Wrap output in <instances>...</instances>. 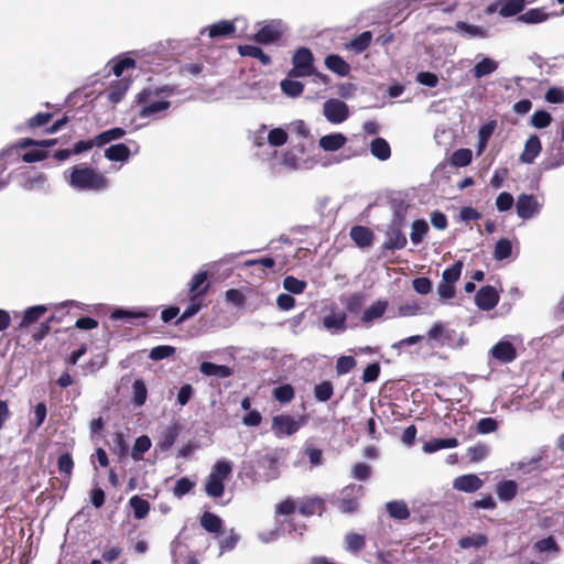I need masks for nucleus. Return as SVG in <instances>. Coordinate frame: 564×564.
<instances>
[{
  "label": "nucleus",
  "mask_w": 564,
  "mask_h": 564,
  "mask_svg": "<svg viewBox=\"0 0 564 564\" xmlns=\"http://www.w3.org/2000/svg\"><path fill=\"white\" fill-rule=\"evenodd\" d=\"M202 308V299L197 296V294H194L189 299V304L187 305L186 310L183 312L181 317L176 321V324H180L194 315H196Z\"/></svg>",
  "instance_id": "nucleus-44"
},
{
  "label": "nucleus",
  "mask_w": 564,
  "mask_h": 564,
  "mask_svg": "<svg viewBox=\"0 0 564 564\" xmlns=\"http://www.w3.org/2000/svg\"><path fill=\"white\" fill-rule=\"evenodd\" d=\"M239 541V535L231 529L225 538L219 541L220 552L223 555L225 552L232 550Z\"/></svg>",
  "instance_id": "nucleus-55"
},
{
  "label": "nucleus",
  "mask_w": 564,
  "mask_h": 564,
  "mask_svg": "<svg viewBox=\"0 0 564 564\" xmlns=\"http://www.w3.org/2000/svg\"><path fill=\"white\" fill-rule=\"evenodd\" d=\"M552 121L551 115L545 110H536L531 118V122L535 128H546Z\"/></svg>",
  "instance_id": "nucleus-57"
},
{
  "label": "nucleus",
  "mask_w": 564,
  "mask_h": 564,
  "mask_svg": "<svg viewBox=\"0 0 564 564\" xmlns=\"http://www.w3.org/2000/svg\"><path fill=\"white\" fill-rule=\"evenodd\" d=\"M334 393V387L330 381H323L319 384L315 386L314 395L316 400L321 402L328 401Z\"/></svg>",
  "instance_id": "nucleus-50"
},
{
  "label": "nucleus",
  "mask_w": 564,
  "mask_h": 564,
  "mask_svg": "<svg viewBox=\"0 0 564 564\" xmlns=\"http://www.w3.org/2000/svg\"><path fill=\"white\" fill-rule=\"evenodd\" d=\"M47 307L45 305H35L25 310L20 326H29L36 322L45 312Z\"/></svg>",
  "instance_id": "nucleus-41"
},
{
  "label": "nucleus",
  "mask_w": 564,
  "mask_h": 564,
  "mask_svg": "<svg viewBox=\"0 0 564 564\" xmlns=\"http://www.w3.org/2000/svg\"><path fill=\"white\" fill-rule=\"evenodd\" d=\"M129 505L133 511L134 518L138 520L144 519L150 511V503L139 496L131 497Z\"/></svg>",
  "instance_id": "nucleus-33"
},
{
  "label": "nucleus",
  "mask_w": 564,
  "mask_h": 564,
  "mask_svg": "<svg viewBox=\"0 0 564 564\" xmlns=\"http://www.w3.org/2000/svg\"><path fill=\"white\" fill-rule=\"evenodd\" d=\"M292 64L289 77H307L314 74V56L307 47H300L294 52Z\"/></svg>",
  "instance_id": "nucleus-5"
},
{
  "label": "nucleus",
  "mask_w": 564,
  "mask_h": 564,
  "mask_svg": "<svg viewBox=\"0 0 564 564\" xmlns=\"http://www.w3.org/2000/svg\"><path fill=\"white\" fill-rule=\"evenodd\" d=\"M498 63L489 57H484L480 62L476 63L471 69L475 78L479 79L491 73L496 72Z\"/></svg>",
  "instance_id": "nucleus-28"
},
{
  "label": "nucleus",
  "mask_w": 564,
  "mask_h": 564,
  "mask_svg": "<svg viewBox=\"0 0 564 564\" xmlns=\"http://www.w3.org/2000/svg\"><path fill=\"white\" fill-rule=\"evenodd\" d=\"M346 313L332 310L323 317V326L332 334L344 332L346 329Z\"/></svg>",
  "instance_id": "nucleus-14"
},
{
  "label": "nucleus",
  "mask_w": 564,
  "mask_h": 564,
  "mask_svg": "<svg viewBox=\"0 0 564 564\" xmlns=\"http://www.w3.org/2000/svg\"><path fill=\"white\" fill-rule=\"evenodd\" d=\"M518 491V485L513 480H505L498 484L497 495L501 501L512 500Z\"/></svg>",
  "instance_id": "nucleus-32"
},
{
  "label": "nucleus",
  "mask_w": 564,
  "mask_h": 564,
  "mask_svg": "<svg viewBox=\"0 0 564 564\" xmlns=\"http://www.w3.org/2000/svg\"><path fill=\"white\" fill-rule=\"evenodd\" d=\"M388 308V301L378 300L373 302L368 308L365 310L361 322L371 323L378 318H380Z\"/></svg>",
  "instance_id": "nucleus-23"
},
{
  "label": "nucleus",
  "mask_w": 564,
  "mask_h": 564,
  "mask_svg": "<svg viewBox=\"0 0 564 564\" xmlns=\"http://www.w3.org/2000/svg\"><path fill=\"white\" fill-rule=\"evenodd\" d=\"M484 481L475 474L463 475L454 479L453 488L463 492H475L480 489Z\"/></svg>",
  "instance_id": "nucleus-15"
},
{
  "label": "nucleus",
  "mask_w": 564,
  "mask_h": 564,
  "mask_svg": "<svg viewBox=\"0 0 564 564\" xmlns=\"http://www.w3.org/2000/svg\"><path fill=\"white\" fill-rule=\"evenodd\" d=\"M93 143H76L72 150L55 151L53 158L59 162L67 160L72 154H78L83 151L90 149Z\"/></svg>",
  "instance_id": "nucleus-49"
},
{
  "label": "nucleus",
  "mask_w": 564,
  "mask_h": 564,
  "mask_svg": "<svg viewBox=\"0 0 564 564\" xmlns=\"http://www.w3.org/2000/svg\"><path fill=\"white\" fill-rule=\"evenodd\" d=\"M541 150V143H525L524 151L521 154V161L532 163Z\"/></svg>",
  "instance_id": "nucleus-58"
},
{
  "label": "nucleus",
  "mask_w": 564,
  "mask_h": 564,
  "mask_svg": "<svg viewBox=\"0 0 564 564\" xmlns=\"http://www.w3.org/2000/svg\"><path fill=\"white\" fill-rule=\"evenodd\" d=\"M369 145L372 155L379 160L384 161L390 158L391 150L389 143H369Z\"/></svg>",
  "instance_id": "nucleus-60"
},
{
  "label": "nucleus",
  "mask_w": 564,
  "mask_h": 564,
  "mask_svg": "<svg viewBox=\"0 0 564 564\" xmlns=\"http://www.w3.org/2000/svg\"><path fill=\"white\" fill-rule=\"evenodd\" d=\"M199 371L207 377L228 378L232 375V370L225 365H216L204 361L199 367Z\"/></svg>",
  "instance_id": "nucleus-22"
},
{
  "label": "nucleus",
  "mask_w": 564,
  "mask_h": 564,
  "mask_svg": "<svg viewBox=\"0 0 564 564\" xmlns=\"http://www.w3.org/2000/svg\"><path fill=\"white\" fill-rule=\"evenodd\" d=\"M350 237L356 242V245L364 248L371 245L373 235L368 228L356 226L351 228Z\"/></svg>",
  "instance_id": "nucleus-29"
},
{
  "label": "nucleus",
  "mask_w": 564,
  "mask_h": 564,
  "mask_svg": "<svg viewBox=\"0 0 564 564\" xmlns=\"http://www.w3.org/2000/svg\"><path fill=\"white\" fill-rule=\"evenodd\" d=\"M458 445V441L455 437L448 438H435L431 440L423 445L424 453H434L443 448H454Z\"/></svg>",
  "instance_id": "nucleus-27"
},
{
  "label": "nucleus",
  "mask_w": 564,
  "mask_h": 564,
  "mask_svg": "<svg viewBox=\"0 0 564 564\" xmlns=\"http://www.w3.org/2000/svg\"><path fill=\"white\" fill-rule=\"evenodd\" d=\"M324 64L328 70L341 77L348 76L351 70L350 65L338 54L327 55Z\"/></svg>",
  "instance_id": "nucleus-18"
},
{
  "label": "nucleus",
  "mask_w": 564,
  "mask_h": 564,
  "mask_svg": "<svg viewBox=\"0 0 564 564\" xmlns=\"http://www.w3.org/2000/svg\"><path fill=\"white\" fill-rule=\"evenodd\" d=\"M356 366V360L352 356H341L336 364V371L339 376L348 373Z\"/></svg>",
  "instance_id": "nucleus-59"
},
{
  "label": "nucleus",
  "mask_w": 564,
  "mask_h": 564,
  "mask_svg": "<svg viewBox=\"0 0 564 564\" xmlns=\"http://www.w3.org/2000/svg\"><path fill=\"white\" fill-rule=\"evenodd\" d=\"M346 143H256L254 154L273 170L312 169L352 156Z\"/></svg>",
  "instance_id": "nucleus-1"
},
{
  "label": "nucleus",
  "mask_w": 564,
  "mask_h": 564,
  "mask_svg": "<svg viewBox=\"0 0 564 564\" xmlns=\"http://www.w3.org/2000/svg\"><path fill=\"white\" fill-rule=\"evenodd\" d=\"M496 207L500 213L508 212L514 204L513 196L508 192L500 193L496 198Z\"/></svg>",
  "instance_id": "nucleus-56"
},
{
  "label": "nucleus",
  "mask_w": 564,
  "mask_h": 564,
  "mask_svg": "<svg viewBox=\"0 0 564 564\" xmlns=\"http://www.w3.org/2000/svg\"><path fill=\"white\" fill-rule=\"evenodd\" d=\"M542 204L534 195L521 194L516 200V210L519 218L529 220L539 215Z\"/></svg>",
  "instance_id": "nucleus-9"
},
{
  "label": "nucleus",
  "mask_w": 564,
  "mask_h": 564,
  "mask_svg": "<svg viewBox=\"0 0 564 564\" xmlns=\"http://www.w3.org/2000/svg\"><path fill=\"white\" fill-rule=\"evenodd\" d=\"M133 390V402L135 405L141 406L147 400V387L141 379H137L132 386Z\"/></svg>",
  "instance_id": "nucleus-53"
},
{
  "label": "nucleus",
  "mask_w": 564,
  "mask_h": 564,
  "mask_svg": "<svg viewBox=\"0 0 564 564\" xmlns=\"http://www.w3.org/2000/svg\"><path fill=\"white\" fill-rule=\"evenodd\" d=\"M427 231H429V225L424 219H417V220L413 221V224L411 226V235H410L411 241L414 245L421 243Z\"/></svg>",
  "instance_id": "nucleus-42"
},
{
  "label": "nucleus",
  "mask_w": 564,
  "mask_h": 564,
  "mask_svg": "<svg viewBox=\"0 0 564 564\" xmlns=\"http://www.w3.org/2000/svg\"><path fill=\"white\" fill-rule=\"evenodd\" d=\"M499 14L505 18L513 17L520 13L525 4V0H501Z\"/></svg>",
  "instance_id": "nucleus-30"
},
{
  "label": "nucleus",
  "mask_w": 564,
  "mask_h": 564,
  "mask_svg": "<svg viewBox=\"0 0 564 564\" xmlns=\"http://www.w3.org/2000/svg\"><path fill=\"white\" fill-rule=\"evenodd\" d=\"M174 351H175V348L172 346H166V345L158 346V347H154L153 349H151L149 357L152 360H161V359L172 356L174 354Z\"/></svg>",
  "instance_id": "nucleus-63"
},
{
  "label": "nucleus",
  "mask_w": 564,
  "mask_h": 564,
  "mask_svg": "<svg viewBox=\"0 0 564 564\" xmlns=\"http://www.w3.org/2000/svg\"><path fill=\"white\" fill-rule=\"evenodd\" d=\"M281 90L289 97L295 98L302 95L304 85L301 82L283 79L280 84Z\"/></svg>",
  "instance_id": "nucleus-43"
},
{
  "label": "nucleus",
  "mask_w": 564,
  "mask_h": 564,
  "mask_svg": "<svg viewBox=\"0 0 564 564\" xmlns=\"http://www.w3.org/2000/svg\"><path fill=\"white\" fill-rule=\"evenodd\" d=\"M193 487H194V482L191 481L188 478L183 477L176 481V484L173 488V494L175 497L181 498L184 495L188 494Z\"/></svg>",
  "instance_id": "nucleus-62"
},
{
  "label": "nucleus",
  "mask_w": 564,
  "mask_h": 564,
  "mask_svg": "<svg viewBox=\"0 0 564 564\" xmlns=\"http://www.w3.org/2000/svg\"><path fill=\"white\" fill-rule=\"evenodd\" d=\"M323 113L328 121L333 123H340L348 118L349 109L344 101L330 98L324 102Z\"/></svg>",
  "instance_id": "nucleus-10"
},
{
  "label": "nucleus",
  "mask_w": 564,
  "mask_h": 564,
  "mask_svg": "<svg viewBox=\"0 0 564 564\" xmlns=\"http://www.w3.org/2000/svg\"><path fill=\"white\" fill-rule=\"evenodd\" d=\"M372 33L370 31H364L349 43L346 44V48L352 51L355 54H361L365 52L371 44Z\"/></svg>",
  "instance_id": "nucleus-24"
},
{
  "label": "nucleus",
  "mask_w": 564,
  "mask_h": 564,
  "mask_svg": "<svg viewBox=\"0 0 564 564\" xmlns=\"http://www.w3.org/2000/svg\"><path fill=\"white\" fill-rule=\"evenodd\" d=\"M232 471V463L228 459H218L205 482V492L212 498H219L225 491V481L229 479Z\"/></svg>",
  "instance_id": "nucleus-2"
},
{
  "label": "nucleus",
  "mask_w": 564,
  "mask_h": 564,
  "mask_svg": "<svg viewBox=\"0 0 564 564\" xmlns=\"http://www.w3.org/2000/svg\"><path fill=\"white\" fill-rule=\"evenodd\" d=\"M282 32L273 24L262 26L252 37L259 44H271L279 41Z\"/></svg>",
  "instance_id": "nucleus-19"
},
{
  "label": "nucleus",
  "mask_w": 564,
  "mask_h": 564,
  "mask_svg": "<svg viewBox=\"0 0 564 564\" xmlns=\"http://www.w3.org/2000/svg\"><path fill=\"white\" fill-rule=\"evenodd\" d=\"M69 184L80 191H100L107 187L108 181L93 169L76 166L70 172Z\"/></svg>",
  "instance_id": "nucleus-3"
},
{
  "label": "nucleus",
  "mask_w": 564,
  "mask_h": 564,
  "mask_svg": "<svg viewBox=\"0 0 564 564\" xmlns=\"http://www.w3.org/2000/svg\"><path fill=\"white\" fill-rule=\"evenodd\" d=\"M532 550L544 558H547L551 555H555L558 552L557 544L553 536L538 541L534 543Z\"/></svg>",
  "instance_id": "nucleus-26"
},
{
  "label": "nucleus",
  "mask_w": 564,
  "mask_h": 564,
  "mask_svg": "<svg viewBox=\"0 0 564 564\" xmlns=\"http://www.w3.org/2000/svg\"><path fill=\"white\" fill-rule=\"evenodd\" d=\"M364 495V488L360 485H350L343 489L340 498L336 501L337 509L343 513H351L358 508V500Z\"/></svg>",
  "instance_id": "nucleus-8"
},
{
  "label": "nucleus",
  "mask_w": 564,
  "mask_h": 564,
  "mask_svg": "<svg viewBox=\"0 0 564 564\" xmlns=\"http://www.w3.org/2000/svg\"><path fill=\"white\" fill-rule=\"evenodd\" d=\"M512 243L509 239L502 238L497 241L494 250V258L498 261L505 260L511 256Z\"/></svg>",
  "instance_id": "nucleus-45"
},
{
  "label": "nucleus",
  "mask_w": 564,
  "mask_h": 564,
  "mask_svg": "<svg viewBox=\"0 0 564 564\" xmlns=\"http://www.w3.org/2000/svg\"><path fill=\"white\" fill-rule=\"evenodd\" d=\"M130 84L131 80L126 78L113 82L108 89V99L112 104H118L121 101L128 91Z\"/></svg>",
  "instance_id": "nucleus-25"
},
{
  "label": "nucleus",
  "mask_w": 564,
  "mask_h": 564,
  "mask_svg": "<svg viewBox=\"0 0 564 564\" xmlns=\"http://www.w3.org/2000/svg\"><path fill=\"white\" fill-rule=\"evenodd\" d=\"M207 289H208L207 273L206 272L196 273L189 282V292L193 295L197 294V296H199V295L206 293Z\"/></svg>",
  "instance_id": "nucleus-38"
},
{
  "label": "nucleus",
  "mask_w": 564,
  "mask_h": 564,
  "mask_svg": "<svg viewBox=\"0 0 564 564\" xmlns=\"http://www.w3.org/2000/svg\"><path fill=\"white\" fill-rule=\"evenodd\" d=\"M307 283L292 275H288L283 280V288L292 294H301L306 289Z\"/></svg>",
  "instance_id": "nucleus-48"
},
{
  "label": "nucleus",
  "mask_w": 564,
  "mask_h": 564,
  "mask_svg": "<svg viewBox=\"0 0 564 564\" xmlns=\"http://www.w3.org/2000/svg\"><path fill=\"white\" fill-rule=\"evenodd\" d=\"M299 511L303 516L321 514L323 511V501L319 498H310L299 503Z\"/></svg>",
  "instance_id": "nucleus-34"
},
{
  "label": "nucleus",
  "mask_w": 564,
  "mask_h": 564,
  "mask_svg": "<svg viewBox=\"0 0 564 564\" xmlns=\"http://www.w3.org/2000/svg\"><path fill=\"white\" fill-rule=\"evenodd\" d=\"M488 542L487 536L481 533H475L473 535L463 536L458 541V545L462 549H478L486 545Z\"/></svg>",
  "instance_id": "nucleus-39"
},
{
  "label": "nucleus",
  "mask_w": 564,
  "mask_h": 564,
  "mask_svg": "<svg viewBox=\"0 0 564 564\" xmlns=\"http://www.w3.org/2000/svg\"><path fill=\"white\" fill-rule=\"evenodd\" d=\"M498 423L492 417H484L477 423V432L480 434L492 433L497 430Z\"/></svg>",
  "instance_id": "nucleus-64"
},
{
  "label": "nucleus",
  "mask_w": 564,
  "mask_h": 564,
  "mask_svg": "<svg viewBox=\"0 0 564 564\" xmlns=\"http://www.w3.org/2000/svg\"><path fill=\"white\" fill-rule=\"evenodd\" d=\"M499 301V294L494 286H482L475 296L476 305L482 311L492 310Z\"/></svg>",
  "instance_id": "nucleus-12"
},
{
  "label": "nucleus",
  "mask_w": 564,
  "mask_h": 564,
  "mask_svg": "<svg viewBox=\"0 0 564 564\" xmlns=\"http://www.w3.org/2000/svg\"><path fill=\"white\" fill-rule=\"evenodd\" d=\"M551 14L544 12L542 8L530 9L518 17V21L527 24H536L544 22Z\"/></svg>",
  "instance_id": "nucleus-31"
},
{
  "label": "nucleus",
  "mask_w": 564,
  "mask_h": 564,
  "mask_svg": "<svg viewBox=\"0 0 564 564\" xmlns=\"http://www.w3.org/2000/svg\"><path fill=\"white\" fill-rule=\"evenodd\" d=\"M200 524L206 531L217 533L221 529L223 521L218 516L205 512L200 518Z\"/></svg>",
  "instance_id": "nucleus-40"
},
{
  "label": "nucleus",
  "mask_w": 564,
  "mask_h": 564,
  "mask_svg": "<svg viewBox=\"0 0 564 564\" xmlns=\"http://www.w3.org/2000/svg\"><path fill=\"white\" fill-rule=\"evenodd\" d=\"M126 131L122 128H112L96 135L93 141H115L122 138Z\"/></svg>",
  "instance_id": "nucleus-61"
},
{
  "label": "nucleus",
  "mask_w": 564,
  "mask_h": 564,
  "mask_svg": "<svg viewBox=\"0 0 564 564\" xmlns=\"http://www.w3.org/2000/svg\"><path fill=\"white\" fill-rule=\"evenodd\" d=\"M31 143H21V148L24 149L26 145H30ZM39 145L37 148L26 150L23 153H21L22 160L28 163L32 162H39L46 160L51 156V151L48 150V147L53 143H35Z\"/></svg>",
  "instance_id": "nucleus-16"
},
{
  "label": "nucleus",
  "mask_w": 564,
  "mask_h": 564,
  "mask_svg": "<svg viewBox=\"0 0 564 564\" xmlns=\"http://www.w3.org/2000/svg\"><path fill=\"white\" fill-rule=\"evenodd\" d=\"M406 237L399 227L393 226L387 232V240L383 247L389 250L403 249L406 246Z\"/></svg>",
  "instance_id": "nucleus-20"
},
{
  "label": "nucleus",
  "mask_w": 564,
  "mask_h": 564,
  "mask_svg": "<svg viewBox=\"0 0 564 564\" xmlns=\"http://www.w3.org/2000/svg\"><path fill=\"white\" fill-rule=\"evenodd\" d=\"M151 447V440L145 436V435H142L140 437H138L134 442V445H133V448H132V453H131V456L134 460H141L142 459V455L148 452Z\"/></svg>",
  "instance_id": "nucleus-46"
},
{
  "label": "nucleus",
  "mask_w": 564,
  "mask_h": 564,
  "mask_svg": "<svg viewBox=\"0 0 564 564\" xmlns=\"http://www.w3.org/2000/svg\"><path fill=\"white\" fill-rule=\"evenodd\" d=\"M492 358L501 364H509L517 358V351L509 336L499 340L490 350Z\"/></svg>",
  "instance_id": "nucleus-11"
},
{
  "label": "nucleus",
  "mask_w": 564,
  "mask_h": 564,
  "mask_svg": "<svg viewBox=\"0 0 564 564\" xmlns=\"http://www.w3.org/2000/svg\"><path fill=\"white\" fill-rule=\"evenodd\" d=\"M54 117V111L37 112L28 119L25 128L33 132L41 129L43 134H54L66 129L69 124L68 116L63 115L53 121Z\"/></svg>",
  "instance_id": "nucleus-4"
},
{
  "label": "nucleus",
  "mask_w": 564,
  "mask_h": 564,
  "mask_svg": "<svg viewBox=\"0 0 564 564\" xmlns=\"http://www.w3.org/2000/svg\"><path fill=\"white\" fill-rule=\"evenodd\" d=\"M153 91L151 89H143L137 95V104L139 106V116L148 118L154 116L170 107V101L152 99Z\"/></svg>",
  "instance_id": "nucleus-6"
},
{
  "label": "nucleus",
  "mask_w": 564,
  "mask_h": 564,
  "mask_svg": "<svg viewBox=\"0 0 564 564\" xmlns=\"http://www.w3.org/2000/svg\"><path fill=\"white\" fill-rule=\"evenodd\" d=\"M427 336L431 340H434L440 346L451 345L455 337V332L447 328L442 323H435L430 330Z\"/></svg>",
  "instance_id": "nucleus-13"
},
{
  "label": "nucleus",
  "mask_w": 564,
  "mask_h": 564,
  "mask_svg": "<svg viewBox=\"0 0 564 564\" xmlns=\"http://www.w3.org/2000/svg\"><path fill=\"white\" fill-rule=\"evenodd\" d=\"M129 154L130 151L124 143H116L105 150V155L110 161H126Z\"/></svg>",
  "instance_id": "nucleus-37"
},
{
  "label": "nucleus",
  "mask_w": 564,
  "mask_h": 564,
  "mask_svg": "<svg viewBox=\"0 0 564 564\" xmlns=\"http://www.w3.org/2000/svg\"><path fill=\"white\" fill-rule=\"evenodd\" d=\"M207 30L210 39L226 37L235 33L236 26L232 21L221 20L208 26Z\"/></svg>",
  "instance_id": "nucleus-21"
},
{
  "label": "nucleus",
  "mask_w": 564,
  "mask_h": 564,
  "mask_svg": "<svg viewBox=\"0 0 564 564\" xmlns=\"http://www.w3.org/2000/svg\"><path fill=\"white\" fill-rule=\"evenodd\" d=\"M273 397L279 402L288 403L294 398V389L290 384L280 386L273 390Z\"/></svg>",
  "instance_id": "nucleus-54"
},
{
  "label": "nucleus",
  "mask_w": 564,
  "mask_h": 564,
  "mask_svg": "<svg viewBox=\"0 0 564 564\" xmlns=\"http://www.w3.org/2000/svg\"><path fill=\"white\" fill-rule=\"evenodd\" d=\"M306 423L305 416L297 419L289 414H279L273 416L271 430L278 436H291L296 433Z\"/></svg>",
  "instance_id": "nucleus-7"
},
{
  "label": "nucleus",
  "mask_w": 564,
  "mask_h": 564,
  "mask_svg": "<svg viewBox=\"0 0 564 564\" xmlns=\"http://www.w3.org/2000/svg\"><path fill=\"white\" fill-rule=\"evenodd\" d=\"M457 30L470 37H486L487 31L479 25L469 24L467 22H457Z\"/></svg>",
  "instance_id": "nucleus-47"
},
{
  "label": "nucleus",
  "mask_w": 564,
  "mask_h": 564,
  "mask_svg": "<svg viewBox=\"0 0 564 564\" xmlns=\"http://www.w3.org/2000/svg\"><path fill=\"white\" fill-rule=\"evenodd\" d=\"M391 518L405 520L410 517V511L404 501H390L386 506Z\"/></svg>",
  "instance_id": "nucleus-35"
},
{
  "label": "nucleus",
  "mask_w": 564,
  "mask_h": 564,
  "mask_svg": "<svg viewBox=\"0 0 564 564\" xmlns=\"http://www.w3.org/2000/svg\"><path fill=\"white\" fill-rule=\"evenodd\" d=\"M346 550L350 553H357L366 546V538L362 534L349 532L345 535Z\"/></svg>",
  "instance_id": "nucleus-36"
},
{
  "label": "nucleus",
  "mask_w": 564,
  "mask_h": 564,
  "mask_svg": "<svg viewBox=\"0 0 564 564\" xmlns=\"http://www.w3.org/2000/svg\"><path fill=\"white\" fill-rule=\"evenodd\" d=\"M473 153L469 149H459L451 156V164L455 166H466L470 163Z\"/></svg>",
  "instance_id": "nucleus-51"
},
{
  "label": "nucleus",
  "mask_w": 564,
  "mask_h": 564,
  "mask_svg": "<svg viewBox=\"0 0 564 564\" xmlns=\"http://www.w3.org/2000/svg\"><path fill=\"white\" fill-rule=\"evenodd\" d=\"M463 263L456 261L452 267L447 268L442 274V281L446 283H454L459 279L462 274Z\"/></svg>",
  "instance_id": "nucleus-52"
},
{
  "label": "nucleus",
  "mask_w": 564,
  "mask_h": 564,
  "mask_svg": "<svg viewBox=\"0 0 564 564\" xmlns=\"http://www.w3.org/2000/svg\"><path fill=\"white\" fill-rule=\"evenodd\" d=\"M561 164H564V143H549L545 150V167L554 169Z\"/></svg>",
  "instance_id": "nucleus-17"
}]
</instances>
